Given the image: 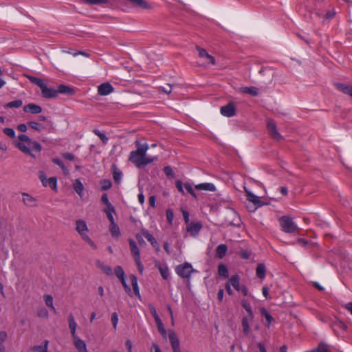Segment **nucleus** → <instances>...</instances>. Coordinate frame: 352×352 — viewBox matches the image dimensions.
I'll return each instance as SVG.
<instances>
[{"label": "nucleus", "instance_id": "obj_1", "mask_svg": "<svg viewBox=\"0 0 352 352\" xmlns=\"http://www.w3.org/2000/svg\"><path fill=\"white\" fill-rule=\"evenodd\" d=\"M135 144L137 149L130 153L129 160L133 162L136 167L140 168L147 166L157 159V157H151L146 155L149 148L146 142L141 143L140 140H137Z\"/></svg>", "mask_w": 352, "mask_h": 352}, {"label": "nucleus", "instance_id": "obj_2", "mask_svg": "<svg viewBox=\"0 0 352 352\" xmlns=\"http://www.w3.org/2000/svg\"><path fill=\"white\" fill-rule=\"evenodd\" d=\"M14 145L22 153L34 158L36 157L34 152L40 153L42 151V146L39 142L32 140L25 134L18 135V141L14 142Z\"/></svg>", "mask_w": 352, "mask_h": 352}, {"label": "nucleus", "instance_id": "obj_3", "mask_svg": "<svg viewBox=\"0 0 352 352\" xmlns=\"http://www.w3.org/2000/svg\"><path fill=\"white\" fill-rule=\"evenodd\" d=\"M76 230L80 234L81 238L88 243L94 250L97 249L96 244L88 236L89 229L86 222L84 220H77L76 221Z\"/></svg>", "mask_w": 352, "mask_h": 352}, {"label": "nucleus", "instance_id": "obj_4", "mask_svg": "<svg viewBox=\"0 0 352 352\" xmlns=\"http://www.w3.org/2000/svg\"><path fill=\"white\" fill-rule=\"evenodd\" d=\"M281 230L285 233H294L298 228L289 216H283L278 219Z\"/></svg>", "mask_w": 352, "mask_h": 352}, {"label": "nucleus", "instance_id": "obj_5", "mask_svg": "<svg viewBox=\"0 0 352 352\" xmlns=\"http://www.w3.org/2000/svg\"><path fill=\"white\" fill-rule=\"evenodd\" d=\"M195 272L192 265L188 262L180 264L175 268L176 274L184 279H190L192 274Z\"/></svg>", "mask_w": 352, "mask_h": 352}, {"label": "nucleus", "instance_id": "obj_6", "mask_svg": "<svg viewBox=\"0 0 352 352\" xmlns=\"http://www.w3.org/2000/svg\"><path fill=\"white\" fill-rule=\"evenodd\" d=\"M267 129L270 137L277 141H281L283 138L278 132L275 121L272 119H268L267 122Z\"/></svg>", "mask_w": 352, "mask_h": 352}, {"label": "nucleus", "instance_id": "obj_7", "mask_svg": "<svg viewBox=\"0 0 352 352\" xmlns=\"http://www.w3.org/2000/svg\"><path fill=\"white\" fill-rule=\"evenodd\" d=\"M220 113L222 116L228 118L234 116L236 115V107L233 102H229L225 106H222L220 109Z\"/></svg>", "mask_w": 352, "mask_h": 352}, {"label": "nucleus", "instance_id": "obj_8", "mask_svg": "<svg viewBox=\"0 0 352 352\" xmlns=\"http://www.w3.org/2000/svg\"><path fill=\"white\" fill-rule=\"evenodd\" d=\"M168 338L173 352H181L180 342L174 331L170 330L168 331Z\"/></svg>", "mask_w": 352, "mask_h": 352}, {"label": "nucleus", "instance_id": "obj_9", "mask_svg": "<svg viewBox=\"0 0 352 352\" xmlns=\"http://www.w3.org/2000/svg\"><path fill=\"white\" fill-rule=\"evenodd\" d=\"M245 192L246 193L247 199L250 201L254 204V205L256 208L261 207L264 205V204L260 200L259 197L256 196L254 193H252L251 191L248 190L246 188H245Z\"/></svg>", "mask_w": 352, "mask_h": 352}, {"label": "nucleus", "instance_id": "obj_10", "mask_svg": "<svg viewBox=\"0 0 352 352\" xmlns=\"http://www.w3.org/2000/svg\"><path fill=\"white\" fill-rule=\"evenodd\" d=\"M113 91V87L109 82H104L98 87V94L100 96H107Z\"/></svg>", "mask_w": 352, "mask_h": 352}, {"label": "nucleus", "instance_id": "obj_11", "mask_svg": "<svg viewBox=\"0 0 352 352\" xmlns=\"http://www.w3.org/2000/svg\"><path fill=\"white\" fill-rule=\"evenodd\" d=\"M334 85L338 91L350 96L352 98V85L340 82L335 83Z\"/></svg>", "mask_w": 352, "mask_h": 352}, {"label": "nucleus", "instance_id": "obj_12", "mask_svg": "<svg viewBox=\"0 0 352 352\" xmlns=\"http://www.w3.org/2000/svg\"><path fill=\"white\" fill-rule=\"evenodd\" d=\"M155 267L158 269L160 273L164 280H167L169 278L170 272L168 267L166 264H162L159 261L155 262Z\"/></svg>", "mask_w": 352, "mask_h": 352}, {"label": "nucleus", "instance_id": "obj_13", "mask_svg": "<svg viewBox=\"0 0 352 352\" xmlns=\"http://www.w3.org/2000/svg\"><path fill=\"white\" fill-rule=\"evenodd\" d=\"M202 228V224L199 222L190 223L187 227V232L192 236H195L199 234Z\"/></svg>", "mask_w": 352, "mask_h": 352}, {"label": "nucleus", "instance_id": "obj_14", "mask_svg": "<svg viewBox=\"0 0 352 352\" xmlns=\"http://www.w3.org/2000/svg\"><path fill=\"white\" fill-rule=\"evenodd\" d=\"M254 319V315H248L247 316H244L242 318V327H243V332L245 335H248L250 332V328L249 323L252 321Z\"/></svg>", "mask_w": 352, "mask_h": 352}, {"label": "nucleus", "instance_id": "obj_15", "mask_svg": "<svg viewBox=\"0 0 352 352\" xmlns=\"http://www.w3.org/2000/svg\"><path fill=\"white\" fill-rule=\"evenodd\" d=\"M42 96L45 98H53L58 96V91L53 88H48L45 85L41 89Z\"/></svg>", "mask_w": 352, "mask_h": 352}, {"label": "nucleus", "instance_id": "obj_16", "mask_svg": "<svg viewBox=\"0 0 352 352\" xmlns=\"http://www.w3.org/2000/svg\"><path fill=\"white\" fill-rule=\"evenodd\" d=\"M74 344L78 352H87V345L78 336H73Z\"/></svg>", "mask_w": 352, "mask_h": 352}, {"label": "nucleus", "instance_id": "obj_17", "mask_svg": "<svg viewBox=\"0 0 352 352\" xmlns=\"http://www.w3.org/2000/svg\"><path fill=\"white\" fill-rule=\"evenodd\" d=\"M23 111L25 112L31 113L32 114H38L42 111V108L41 106L36 104L30 103L23 107Z\"/></svg>", "mask_w": 352, "mask_h": 352}, {"label": "nucleus", "instance_id": "obj_18", "mask_svg": "<svg viewBox=\"0 0 352 352\" xmlns=\"http://www.w3.org/2000/svg\"><path fill=\"white\" fill-rule=\"evenodd\" d=\"M22 197L23 202L25 206L28 207H35L37 206L36 199L30 195L25 192H23Z\"/></svg>", "mask_w": 352, "mask_h": 352}, {"label": "nucleus", "instance_id": "obj_19", "mask_svg": "<svg viewBox=\"0 0 352 352\" xmlns=\"http://www.w3.org/2000/svg\"><path fill=\"white\" fill-rule=\"evenodd\" d=\"M195 188L197 190H204V191H210L214 192L216 191V187L212 183H201L195 186Z\"/></svg>", "mask_w": 352, "mask_h": 352}, {"label": "nucleus", "instance_id": "obj_20", "mask_svg": "<svg viewBox=\"0 0 352 352\" xmlns=\"http://www.w3.org/2000/svg\"><path fill=\"white\" fill-rule=\"evenodd\" d=\"M197 49L199 52V56L201 58H205L208 63L214 65L215 59L213 56L210 55L204 49L200 48L199 47H197Z\"/></svg>", "mask_w": 352, "mask_h": 352}, {"label": "nucleus", "instance_id": "obj_21", "mask_svg": "<svg viewBox=\"0 0 352 352\" xmlns=\"http://www.w3.org/2000/svg\"><path fill=\"white\" fill-rule=\"evenodd\" d=\"M130 250L134 260L140 258V253L136 243L133 239L129 240Z\"/></svg>", "mask_w": 352, "mask_h": 352}, {"label": "nucleus", "instance_id": "obj_22", "mask_svg": "<svg viewBox=\"0 0 352 352\" xmlns=\"http://www.w3.org/2000/svg\"><path fill=\"white\" fill-rule=\"evenodd\" d=\"M96 264L97 267L101 270L107 276L112 275L113 272L110 266L105 265L103 262L99 260L96 261Z\"/></svg>", "mask_w": 352, "mask_h": 352}, {"label": "nucleus", "instance_id": "obj_23", "mask_svg": "<svg viewBox=\"0 0 352 352\" xmlns=\"http://www.w3.org/2000/svg\"><path fill=\"white\" fill-rule=\"evenodd\" d=\"M142 233V235L147 239V241L150 242L153 247L159 249L158 243L157 242L155 237L151 234H150L148 231L143 230Z\"/></svg>", "mask_w": 352, "mask_h": 352}, {"label": "nucleus", "instance_id": "obj_24", "mask_svg": "<svg viewBox=\"0 0 352 352\" xmlns=\"http://www.w3.org/2000/svg\"><path fill=\"white\" fill-rule=\"evenodd\" d=\"M230 284L237 291L239 292L241 286L240 285V277L239 275L235 274L230 277L229 279Z\"/></svg>", "mask_w": 352, "mask_h": 352}, {"label": "nucleus", "instance_id": "obj_25", "mask_svg": "<svg viewBox=\"0 0 352 352\" xmlns=\"http://www.w3.org/2000/svg\"><path fill=\"white\" fill-rule=\"evenodd\" d=\"M109 232L113 238H118L120 235V228L115 221L111 222L109 225Z\"/></svg>", "mask_w": 352, "mask_h": 352}, {"label": "nucleus", "instance_id": "obj_26", "mask_svg": "<svg viewBox=\"0 0 352 352\" xmlns=\"http://www.w3.org/2000/svg\"><path fill=\"white\" fill-rule=\"evenodd\" d=\"M241 93L247 94L252 96L258 95V89L256 87H243L240 89Z\"/></svg>", "mask_w": 352, "mask_h": 352}, {"label": "nucleus", "instance_id": "obj_27", "mask_svg": "<svg viewBox=\"0 0 352 352\" xmlns=\"http://www.w3.org/2000/svg\"><path fill=\"white\" fill-rule=\"evenodd\" d=\"M112 171L114 181L118 184L120 183L122 177V171L115 164L112 165Z\"/></svg>", "mask_w": 352, "mask_h": 352}, {"label": "nucleus", "instance_id": "obj_28", "mask_svg": "<svg viewBox=\"0 0 352 352\" xmlns=\"http://www.w3.org/2000/svg\"><path fill=\"white\" fill-rule=\"evenodd\" d=\"M68 322H69V327L72 337L77 336L76 333L77 323L76 322L72 314H70L69 316Z\"/></svg>", "mask_w": 352, "mask_h": 352}, {"label": "nucleus", "instance_id": "obj_29", "mask_svg": "<svg viewBox=\"0 0 352 352\" xmlns=\"http://www.w3.org/2000/svg\"><path fill=\"white\" fill-rule=\"evenodd\" d=\"M228 247L225 244H220L217 247L216 254L218 258H223L227 252Z\"/></svg>", "mask_w": 352, "mask_h": 352}, {"label": "nucleus", "instance_id": "obj_30", "mask_svg": "<svg viewBox=\"0 0 352 352\" xmlns=\"http://www.w3.org/2000/svg\"><path fill=\"white\" fill-rule=\"evenodd\" d=\"M49 341L45 340L41 345H35L32 347V350L38 352H49L48 351Z\"/></svg>", "mask_w": 352, "mask_h": 352}, {"label": "nucleus", "instance_id": "obj_31", "mask_svg": "<svg viewBox=\"0 0 352 352\" xmlns=\"http://www.w3.org/2000/svg\"><path fill=\"white\" fill-rule=\"evenodd\" d=\"M58 94H65L68 95H73L74 94V91L72 88L65 85H60L58 87L57 89Z\"/></svg>", "mask_w": 352, "mask_h": 352}, {"label": "nucleus", "instance_id": "obj_32", "mask_svg": "<svg viewBox=\"0 0 352 352\" xmlns=\"http://www.w3.org/2000/svg\"><path fill=\"white\" fill-rule=\"evenodd\" d=\"M131 285L133 287V289L134 291L135 296H137L139 298H140L141 296H140V289H139V287H138V278H136L135 276L131 275Z\"/></svg>", "mask_w": 352, "mask_h": 352}, {"label": "nucleus", "instance_id": "obj_33", "mask_svg": "<svg viewBox=\"0 0 352 352\" xmlns=\"http://www.w3.org/2000/svg\"><path fill=\"white\" fill-rule=\"evenodd\" d=\"M134 6L142 9H149L151 6L144 0H129Z\"/></svg>", "mask_w": 352, "mask_h": 352}, {"label": "nucleus", "instance_id": "obj_34", "mask_svg": "<svg viewBox=\"0 0 352 352\" xmlns=\"http://www.w3.org/2000/svg\"><path fill=\"white\" fill-rule=\"evenodd\" d=\"M134 6L142 9H149L151 6L144 0H129Z\"/></svg>", "mask_w": 352, "mask_h": 352}, {"label": "nucleus", "instance_id": "obj_35", "mask_svg": "<svg viewBox=\"0 0 352 352\" xmlns=\"http://www.w3.org/2000/svg\"><path fill=\"white\" fill-rule=\"evenodd\" d=\"M74 189L76 193L80 196L82 197L84 191V186L79 179H76L74 184Z\"/></svg>", "mask_w": 352, "mask_h": 352}, {"label": "nucleus", "instance_id": "obj_36", "mask_svg": "<svg viewBox=\"0 0 352 352\" xmlns=\"http://www.w3.org/2000/svg\"><path fill=\"white\" fill-rule=\"evenodd\" d=\"M265 272H266V268H265V266L264 264L263 263H259L257 267H256V276L259 278H264L265 276Z\"/></svg>", "mask_w": 352, "mask_h": 352}, {"label": "nucleus", "instance_id": "obj_37", "mask_svg": "<svg viewBox=\"0 0 352 352\" xmlns=\"http://www.w3.org/2000/svg\"><path fill=\"white\" fill-rule=\"evenodd\" d=\"M43 300L45 305L56 313V310L53 304V297L50 294H45L43 296Z\"/></svg>", "mask_w": 352, "mask_h": 352}, {"label": "nucleus", "instance_id": "obj_38", "mask_svg": "<svg viewBox=\"0 0 352 352\" xmlns=\"http://www.w3.org/2000/svg\"><path fill=\"white\" fill-rule=\"evenodd\" d=\"M28 78L29 79V80L32 83H33V84L37 85L38 87H39L41 88V89L45 85L44 81H43V80L41 79V78H37V77H34V76H28Z\"/></svg>", "mask_w": 352, "mask_h": 352}, {"label": "nucleus", "instance_id": "obj_39", "mask_svg": "<svg viewBox=\"0 0 352 352\" xmlns=\"http://www.w3.org/2000/svg\"><path fill=\"white\" fill-rule=\"evenodd\" d=\"M155 323H156V325L157 327V330L160 333L162 336L164 338H166L167 332L164 328V324H163L162 321L161 320V319L157 320L155 321Z\"/></svg>", "mask_w": 352, "mask_h": 352}, {"label": "nucleus", "instance_id": "obj_40", "mask_svg": "<svg viewBox=\"0 0 352 352\" xmlns=\"http://www.w3.org/2000/svg\"><path fill=\"white\" fill-rule=\"evenodd\" d=\"M261 315L265 317V318L266 319V320L267 322V327H270L271 325V323L274 320L273 317L268 313L267 309L265 308H262L261 309Z\"/></svg>", "mask_w": 352, "mask_h": 352}, {"label": "nucleus", "instance_id": "obj_41", "mask_svg": "<svg viewBox=\"0 0 352 352\" xmlns=\"http://www.w3.org/2000/svg\"><path fill=\"white\" fill-rule=\"evenodd\" d=\"M52 162L55 164L58 165L62 169V170L63 171V173L65 174H68L69 173V169L65 165V164L63 163V162L61 160H60L59 158H53L52 159Z\"/></svg>", "mask_w": 352, "mask_h": 352}, {"label": "nucleus", "instance_id": "obj_42", "mask_svg": "<svg viewBox=\"0 0 352 352\" xmlns=\"http://www.w3.org/2000/svg\"><path fill=\"white\" fill-rule=\"evenodd\" d=\"M242 307L245 309V310L247 311L248 315H254V313L252 309V307L250 303L245 299H242L241 301Z\"/></svg>", "mask_w": 352, "mask_h": 352}, {"label": "nucleus", "instance_id": "obj_43", "mask_svg": "<svg viewBox=\"0 0 352 352\" xmlns=\"http://www.w3.org/2000/svg\"><path fill=\"white\" fill-rule=\"evenodd\" d=\"M218 273L220 276L228 278L229 273L226 266L223 264H220L218 267Z\"/></svg>", "mask_w": 352, "mask_h": 352}, {"label": "nucleus", "instance_id": "obj_44", "mask_svg": "<svg viewBox=\"0 0 352 352\" xmlns=\"http://www.w3.org/2000/svg\"><path fill=\"white\" fill-rule=\"evenodd\" d=\"M23 104L22 100H16L5 104V108H19Z\"/></svg>", "mask_w": 352, "mask_h": 352}, {"label": "nucleus", "instance_id": "obj_45", "mask_svg": "<svg viewBox=\"0 0 352 352\" xmlns=\"http://www.w3.org/2000/svg\"><path fill=\"white\" fill-rule=\"evenodd\" d=\"M104 212L107 214V217L109 221L111 222L115 221L113 214L116 212V210L114 206H113V209L110 208H106L104 209Z\"/></svg>", "mask_w": 352, "mask_h": 352}, {"label": "nucleus", "instance_id": "obj_46", "mask_svg": "<svg viewBox=\"0 0 352 352\" xmlns=\"http://www.w3.org/2000/svg\"><path fill=\"white\" fill-rule=\"evenodd\" d=\"M333 328L334 331L339 329L342 331H346L347 329V326L344 322L342 321H338L334 323Z\"/></svg>", "mask_w": 352, "mask_h": 352}, {"label": "nucleus", "instance_id": "obj_47", "mask_svg": "<svg viewBox=\"0 0 352 352\" xmlns=\"http://www.w3.org/2000/svg\"><path fill=\"white\" fill-rule=\"evenodd\" d=\"M28 125L32 129H34L37 131H41L44 129V127L42 126V124H39L37 122H34V121L28 122Z\"/></svg>", "mask_w": 352, "mask_h": 352}, {"label": "nucleus", "instance_id": "obj_48", "mask_svg": "<svg viewBox=\"0 0 352 352\" xmlns=\"http://www.w3.org/2000/svg\"><path fill=\"white\" fill-rule=\"evenodd\" d=\"M7 338V333L6 331H0V352H3L5 350L3 342Z\"/></svg>", "mask_w": 352, "mask_h": 352}, {"label": "nucleus", "instance_id": "obj_49", "mask_svg": "<svg viewBox=\"0 0 352 352\" xmlns=\"http://www.w3.org/2000/svg\"><path fill=\"white\" fill-rule=\"evenodd\" d=\"M82 2L90 5L107 4L108 0H81Z\"/></svg>", "mask_w": 352, "mask_h": 352}, {"label": "nucleus", "instance_id": "obj_50", "mask_svg": "<svg viewBox=\"0 0 352 352\" xmlns=\"http://www.w3.org/2000/svg\"><path fill=\"white\" fill-rule=\"evenodd\" d=\"M114 273L118 278L121 279L125 277V274L121 266H116L114 268Z\"/></svg>", "mask_w": 352, "mask_h": 352}, {"label": "nucleus", "instance_id": "obj_51", "mask_svg": "<svg viewBox=\"0 0 352 352\" xmlns=\"http://www.w3.org/2000/svg\"><path fill=\"white\" fill-rule=\"evenodd\" d=\"M101 189L103 190H107L110 189L112 186V184L109 179H102L100 182Z\"/></svg>", "mask_w": 352, "mask_h": 352}, {"label": "nucleus", "instance_id": "obj_52", "mask_svg": "<svg viewBox=\"0 0 352 352\" xmlns=\"http://www.w3.org/2000/svg\"><path fill=\"white\" fill-rule=\"evenodd\" d=\"M37 316L39 318H47L49 316V313L45 307H41L38 310Z\"/></svg>", "mask_w": 352, "mask_h": 352}, {"label": "nucleus", "instance_id": "obj_53", "mask_svg": "<svg viewBox=\"0 0 352 352\" xmlns=\"http://www.w3.org/2000/svg\"><path fill=\"white\" fill-rule=\"evenodd\" d=\"M148 309L150 310L151 315L153 316V317L155 319V321L160 319L159 315L157 314V310H156L155 306L153 304H148Z\"/></svg>", "mask_w": 352, "mask_h": 352}, {"label": "nucleus", "instance_id": "obj_54", "mask_svg": "<svg viewBox=\"0 0 352 352\" xmlns=\"http://www.w3.org/2000/svg\"><path fill=\"white\" fill-rule=\"evenodd\" d=\"M184 186L185 187L186 190L189 194H190L194 198H197V195L195 190H193L192 185L190 183H185L184 184Z\"/></svg>", "mask_w": 352, "mask_h": 352}, {"label": "nucleus", "instance_id": "obj_55", "mask_svg": "<svg viewBox=\"0 0 352 352\" xmlns=\"http://www.w3.org/2000/svg\"><path fill=\"white\" fill-rule=\"evenodd\" d=\"M101 201L106 206V208H110L113 209V206L110 203L107 194H103L102 195Z\"/></svg>", "mask_w": 352, "mask_h": 352}, {"label": "nucleus", "instance_id": "obj_56", "mask_svg": "<svg viewBox=\"0 0 352 352\" xmlns=\"http://www.w3.org/2000/svg\"><path fill=\"white\" fill-rule=\"evenodd\" d=\"M47 185L50 186V188L53 190L56 189L57 186V179L55 177H52L48 179Z\"/></svg>", "mask_w": 352, "mask_h": 352}, {"label": "nucleus", "instance_id": "obj_57", "mask_svg": "<svg viewBox=\"0 0 352 352\" xmlns=\"http://www.w3.org/2000/svg\"><path fill=\"white\" fill-rule=\"evenodd\" d=\"M94 133L100 138V139L104 143L107 142L108 138L103 133L100 132L98 129H94Z\"/></svg>", "mask_w": 352, "mask_h": 352}, {"label": "nucleus", "instance_id": "obj_58", "mask_svg": "<svg viewBox=\"0 0 352 352\" xmlns=\"http://www.w3.org/2000/svg\"><path fill=\"white\" fill-rule=\"evenodd\" d=\"M118 315L116 312H113L111 314V322L113 326L114 329L116 330L117 329V325L118 323Z\"/></svg>", "mask_w": 352, "mask_h": 352}, {"label": "nucleus", "instance_id": "obj_59", "mask_svg": "<svg viewBox=\"0 0 352 352\" xmlns=\"http://www.w3.org/2000/svg\"><path fill=\"white\" fill-rule=\"evenodd\" d=\"M122 283V285H123V287L125 290V292L129 295L131 296V288L130 287L127 285L126 282V280H125V277L124 278H122L121 279H119Z\"/></svg>", "mask_w": 352, "mask_h": 352}, {"label": "nucleus", "instance_id": "obj_60", "mask_svg": "<svg viewBox=\"0 0 352 352\" xmlns=\"http://www.w3.org/2000/svg\"><path fill=\"white\" fill-rule=\"evenodd\" d=\"M166 218L167 221L170 224H172L173 219H174V214L172 210L167 209L166 211Z\"/></svg>", "mask_w": 352, "mask_h": 352}, {"label": "nucleus", "instance_id": "obj_61", "mask_svg": "<svg viewBox=\"0 0 352 352\" xmlns=\"http://www.w3.org/2000/svg\"><path fill=\"white\" fill-rule=\"evenodd\" d=\"M3 133L8 137L14 138H15V131L12 128H5L3 129Z\"/></svg>", "mask_w": 352, "mask_h": 352}, {"label": "nucleus", "instance_id": "obj_62", "mask_svg": "<svg viewBox=\"0 0 352 352\" xmlns=\"http://www.w3.org/2000/svg\"><path fill=\"white\" fill-rule=\"evenodd\" d=\"M38 177L43 186H47V181L45 174L43 171L38 173Z\"/></svg>", "mask_w": 352, "mask_h": 352}, {"label": "nucleus", "instance_id": "obj_63", "mask_svg": "<svg viewBox=\"0 0 352 352\" xmlns=\"http://www.w3.org/2000/svg\"><path fill=\"white\" fill-rule=\"evenodd\" d=\"M164 172L168 177H173L174 176V172L170 166H165L164 168Z\"/></svg>", "mask_w": 352, "mask_h": 352}, {"label": "nucleus", "instance_id": "obj_64", "mask_svg": "<svg viewBox=\"0 0 352 352\" xmlns=\"http://www.w3.org/2000/svg\"><path fill=\"white\" fill-rule=\"evenodd\" d=\"M61 155L64 159L69 161H73L75 159L74 155L71 153H63Z\"/></svg>", "mask_w": 352, "mask_h": 352}]
</instances>
